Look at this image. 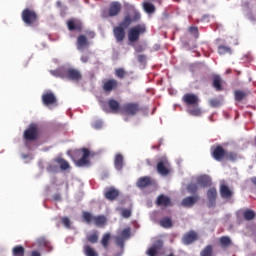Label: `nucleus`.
Masks as SVG:
<instances>
[{
  "instance_id": "nucleus-11",
  "label": "nucleus",
  "mask_w": 256,
  "mask_h": 256,
  "mask_svg": "<svg viewBox=\"0 0 256 256\" xmlns=\"http://www.w3.org/2000/svg\"><path fill=\"white\" fill-rule=\"evenodd\" d=\"M66 25L68 31H77L78 33H81V31H83V22H81L80 19L70 18L66 22Z\"/></svg>"
},
{
  "instance_id": "nucleus-13",
  "label": "nucleus",
  "mask_w": 256,
  "mask_h": 256,
  "mask_svg": "<svg viewBox=\"0 0 256 256\" xmlns=\"http://www.w3.org/2000/svg\"><path fill=\"white\" fill-rule=\"evenodd\" d=\"M182 101L183 103H185V105H188L189 107H197L199 105V97L192 93H186L182 97Z\"/></svg>"
},
{
  "instance_id": "nucleus-2",
  "label": "nucleus",
  "mask_w": 256,
  "mask_h": 256,
  "mask_svg": "<svg viewBox=\"0 0 256 256\" xmlns=\"http://www.w3.org/2000/svg\"><path fill=\"white\" fill-rule=\"evenodd\" d=\"M91 152L87 148L77 149L72 151L71 159L76 167H87L89 165V157Z\"/></svg>"
},
{
  "instance_id": "nucleus-38",
  "label": "nucleus",
  "mask_w": 256,
  "mask_h": 256,
  "mask_svg": "<svg viewBox=\"0 0 256 256\" xmlns=\"http://www.w3.org/2000/svg\"><path fill=\"white\" fill-rule=\"evenodd\" d=\"M216 193H211V194H208V207L209 208H214L215 205H216Z\"/></svg>"
},
{
  "instance_id": "nucleus-63",
  "label": "nucleus",
  "mask_w": 256,
  "mask_h": 256,
  "mask_svg": "<svg viewBox=\"0 0 256 256\" xmlns=\"http://www.w3.org/2000/svg\"><path fill=\"white\" fill-rule=\"evenodd\" d=\"M169 256H175V255H173V254H170Z\"/></svg>"
},
{
  "instance_id": "nucleus-50",
  "label": "nucleus",
  "mask_w": 256,
  "mask_h": 256,
  "mask_svg": "<svg viewBox=\"0 0 256 256\" xmlns=\"http://www.w3.org/2000/svg\"><path fill=\"white\" fill-rule=\"evenodd\" d=\"M220 193H231L229 186H227V184H225V182H222L220 185Z\"/></svg>"
},
{
  "instance_id": "nucleus-17",
  "label": "nucleus",
  "mask_w": 256,
  "mask_h": 256,
  "mask_svg": "<svg viewBox=\"0 0 256 256\" xmlns=\"http://www.w3.org/2000/svg\"><path fill=\"white\" fill-rule=\"evenodd\" d=\"M199 201V196L198 195H193V196H187L185 197L181 202L180 205L183 208H192L195 206L196 203Z\"/></svg>"
},
{
  "instance_id": "nucleus-25",
  "label": "nucleus",
  "mask_w": 256,
  "mask_h": 256,
  "mask_svg": "<svg viewBox=\"0 0 256 256\" xmlns=\"http://www.w3.org/2000/svg\"><path fill=\"white\" fill-rule=\"evenodd\" d=\"M108 107L111 113H119V111H121V104L113 98L108 100Z\"/></svg>"
},
{
  "instance_id": "nucleus-47",
  "label": "nucleus",
  "mask_w": 256,
  "mask_h": 256,
  "mask_svg": "<svg viewBox=\"0 0 256 256\" xmlns=\"http://www.w3.org/2000/svg\"><path fill=\"white\" fill-rule=\"evenodd\" d=\"M104 195H105V199H107L108 201H114L119 196L118 193H106Z\"/></svg>"
},
{
  "instance_id": "nucleus-32",
  "label": "nucleus",
  "mask_w": 256,
  "mask_h": 256,
  "mask_svg": "<svg viewBox=\"0 0 256 256\" xmlns=\"http://www.w3.org/2000/svg\"><path fill=\"white\" fill-rule=\"evenodd\" d=\"M83 250H84V255L85 256H99V253H97V251L89 245H85L83 247Z\"/></svg>"
},
{
  "instance_id": "nucleus-29",
  "label": "nucleus",
  "mask_w": 256,
  "mask_h": 256,
  "mask_svg": "<svg viewBox=\"0 0 256 256\" xmlns=\"http://www.w3.org/2000/svg\"><path fill=\"white\" fill-rule=\"evenodd\" d=\"M87 241L91 244H96L99 242V232L98 231H93L91 234L87 235Z\"/></svg>"
},
{
  "instance_id": "nucleus-64",
  "label": "nucleus",
  "mask_w": 256,
  "mask_h": 256,
  "mask_svg": "<svg viewBox=\"0 0 256 256\" xmlns=\"http://www.w3.org/2000/svg\"><path fill=\"white\" fill-rule=\"evenodd\" d=\"M116 256H121V254H118V255H116Z\"/></svg>"
},
{
  "instance_id": "nucleus-23",
  "label": "nucleus",
  "mask_w": 256,
  "mask_h": 256,
  "mask_svg": "<svg viewBox=\"0 0 256 256\" xmlns=\"http://www.w3.org/2000/svg\"><path fill=\"white\" fill-rule=\"evenodd\" d=\"M76 45H77L78 51H83V49L89 47V40H87V36L85 35L78 36Z\"/></svg>"
},
{
  "instance_id": "nucleus-39",
  "label": "nucleus",
  "mask_w": 256,
  "mask_h": 256,
  "mask_svg": "<svg viewBox=\"0 0 256 256\" xmlns=\"http://www.w3.org/2000/svg\"><path fill=\"white\" fill-rule=\"evenodd\" d=\"M189 115H192L193 117H201V108L194 107L188 110Z\"/></svg>"
},
{
  "instance_id": "nucleus-52",
  "label": "nucleus",
  "mask_w": 256,
  "mask_h": 256,
  "mask_svg": "<svg viewBox=\"0 0 256 256\" xmlns=\"http://www.w3.org/2000/svg\"><path fill=\"white\" fill-rule=\"evenodd\" d=\"M123 239H128L130 237V229L126 228L123 231H121V236Z\"/></svg>"
},
{
  "instance_id": "nucleus-5",
  "label": "nucleus",
  "mask_w": 256,
  "mask_h": 256,
  "mask_svg": "<svg viewBox=\"0 0 256 256\" xmlns=\"http://www.w3.org/2000/svg\"><path fill=\"white\" fill-rule=\"evenodd\" d=\"M141 111H143V108L138 102H128L121 107V113L123 115H130L131 117H135Z\"/></svg>"
},
{
  "instance_id": "nucleus-12",
  "label": "nucleus",
  "mask_w": 256,
  "mask_h": 256,
  "mask_svg": "<svg viewBox=\"0 0 256 256\" xmlns=\"http://www.w3.org/2000/svg\"><path fill=\"white\" fill-rule=\"evenodd\" d=\"M119 87V81L116 79H108L103 81L102 89L105 93H111L112 91H115V89H118Z\"/></svg>"
},
{
  "instance_id": "nucleus-18",
  "label": "nucleus",
  "mask_w": 256,
  "mask_h": 256,
  "mask_svg": "<svg viewBox=\"0 0 256 256\" xmlns=\"http://www.w3.org/2000/svg\"><path fill=\"white\" fill-rule=\"evenodd\" d=\"M125 28H122L121 26H115L113 28V35L116 39L117 43H123L125 41L126 33Z\"/></svg>"
},
{
  "instance_id": "nucleus-57",
  "label": "nucleus",
  "mask_w": 256,
  "mask_h": 256,
  "mask_svg": "<svg viewBox=\"0 0 256 256\" xmlns=\"http://www.w3.org/2000/svg\"><path fill=\"white\" fill-rule=\"evenodd\" d=\"M208 193H217V188L212 187L208 190Z\"/></svg>"
},
{
  "instance_id": "nucleus-10",
  "label": "nucleus",
  "mask_w": 256,
  "mask_h": 256,
  "mask_svg": "<svg viewBox=\"0 0 256 256\" xmlns=\"http://www.w3.org/2000/svg\"><path fill=\"white\" fill-rule=\"evenodd\" d=\"M39 137V129L37 125L31 124L28 129L24 131V139L26 141H37Z\"/></svg>"
},
{
  "instance_id": "nucleus-28",
  "label": "nucleus",
  "mask_w": 256,
  "mask_h": 256,
  "mask_svg": "<svg viewBox=\"0 0 256 256\" xmlns=\"http://www.w3.org/2000/svg\"><path fill=\"white\" fill-rule=\"evenodd\" d=\"M219 243H220V247H222L223 249L231 247V245H232L231 238H229L228 236L220 237Z\"/></svg>"
},
{
  "instance_id": "nucleus-48",
  "label": "nucleus",
  "mask_w": 256,
  "mask_h": 256,
  "mask_svg": "<svg viewBox=\"0 0 256 256\" xmlns=\"http://www.w3.org/2000/svg\"><path fill=\"white\" fill-rule=\"evenodd\" d=\"M124 239L123 237H120V236H116L115 240H116V245L118 247H120L121 250H123L124 248Z\"/></svg>"
},
{
  "instance_id": "nucleus-42",
  "label": "nucleus",
  "mask_w": 256,
  "mask_h": 256,
  "mask_svg": "<svg viewBox=\"0 0 256 256\" xmlns=\"http://www.w3.org/2000/svg\"><path fill=\"white\" fill-rule=\"evenodd\" d=\"M115 75L118 77V79H125L127 72L123 68H118L115 70Z\"/></svg>"
},
{
  "instance_id": "nucleus-14",
  "label": "nucleus",
  "mask_w": 256,
  "mask_h": 256,
  "mask_svg": "<svg viewBox=\"0 0 256 256\" xmlns=\"http://www.w3.org/2000/svg\"><path fill=\"white\" fill-rule=\"evenodd\" d=\"M152 185H155V179H153L150 176H142L136 182V186L139 189H145L146 187H152Z\"/></svg>"
},
{
  "instance_id": "nucleus-30",
  "label": "nucleus",
  "mask_w": 256,
  "mask_h": 256,
  "mask_svg": "<svg viewBox=\"0 0 256 256\" xmlns=\"http://www.w3.org/2000/svg\"><path fill=\"white\" fill-rule=\"evenodd\" d=\"M110 239H111V234L110 233H105L104 235H102L101 245H102V248H104L105 250L109 249Z\"/></svg>"
},
{
  "instance_id": "nucleus-26",
  "label": "nucleus",
  "mask_w": 256,
  "mask_h": 256,
  "mask_svg": "<svg viewBox=\"0 0 256 256\" xmlns=\"http://www.w3.org/2000/svg\"><path fill=\"white\" fill-rule=\"evenodd\" d=\"M55 163H57V165H59L61 171H67V170L71 169V164H69V161L65 160L62 157L55 158Z\"/></svg>"
},
{
  "instance_id": "nucleus-20",
  "label": "nucleus",
  "mask_w": 256,
  "mask_h": 256,
  "mask_svg": "<svg viewBox=\"0 0 256 256\" xmlns=\"http://www.w3.org/2000/svg\"><path fill=\"white\" fill-rule=\"evenodd\" d=\"M196 182H197V185H199V187H211L212 185V180H211V177L207 174H203V175H200L196 178Z\"/></svg>"
},
{
  "instance_id": "nucleus-55",
  "label": "nucleus",
  "mask_w": 256,
  "mask_h": 256,
  "mask_svg": "<svg viewBox=\"0 0 256 256\" xmlns=\"http://www.w3.org/2000/svg\"><path fill=\"white\" fill-rule=\"evenodd\" d=\"M80 61H82V63H88L89 62V55L84 54L81 56Z\"/></svg>"
},
{
  "instance_id": "nucleus-7",
  "label": "nucleus",
  "mask_w": 256,
  "mask_h": 256,
  "mask_svg": "<svg viewBox=\"0 0 256 256\" xmlns=\"http://www.w3.org/2000/svg\"><path fill=\"white\" fill-rule=\"evenodd\" d=\"M147 32V28L143 24L132 27L128 32V40L130 43L139 41V37Z\"/></svg>"
},
{
  "instance_id": "nucleus-8",
  "label": "nucleus",
  "mask_w": 256,
  "mask_h": 256,
  "mask_svg": "<svg viewBox=\"0 0 256 256\" xmlns=\"http://www.w3.org/2000/svg\"><path fill=\"white\" fill-rule=\"evenodd\" d=\"M156 171L162 177L171 175V163H169V159L166 157L160 158L156 164Z\"/></svg>"
},
{
  "instance_id": "nucleus-37",
  "label": "nucleus",
  "mask_w": 256,
  "mask_h": 256,
  "mask_svg": "<svg viewBox=\"0 0 256 256\" xmlns=\"http://www.w3.org/2000/svg\"><path fill=\"white\" fill-rule=\"evenodd\" d=\"M143 8L146 11V13H155V5L151 4L150 2H144Z\"/></svg>"
},
{
  "instance_id": "nucleus-58",
  "label": "nucleus",
  "mask_w": 256,
  "mask_h": 256,
  "mask_svg": "<svg viewBox=\"0 0 256 256\" xmlns=\"http://www.w3.org/2000/svg\"><path fill=\"white\" fill-rule=\"evenodd\" d=\"M60 199H61L60 194H55V195H54V200H55V201H60Z\"/></svg>"
},
{
  "instance_id": "nucleus-46",
  "label": "nucleus",
  "mask_w": 256,
  "mask_h": 256,
  "mask_svg": "<svg viewBox=\"0 0 256 256\" xmlns=\"http://www.w3.org/2000/svg\"><path fill=\"white\" fill-rule=\"evenodd\" d=\"M61 223H62V225H63L65 228H68V229L71 228V221H70V218H68V217H62V218H61Z\"/></svg>"
},
{
  "instance_id": "nucleus-15",
  "label": "nucleus",
  "mask_w": 256,
  "mask_h": 256,
  "mask_svg": "<svg viewBox=\"0 0 256 256\" xmlns=\"http://www.w3.org/2000/svg\"><path fill=\"white\" fill-rule=\"evenodd\" d=\"M42 103L45 107H49V105H57V97L52 91H47L42 95Z\"/></svg>"
},
{
  "instance_id": "nucleus-54",
  "label": "nucleus",
  "mask_w": 256,
  "mask_h": 256,
  "mask_svg": "<svg viewBox=\"0 0 256 256\" xmlns=\"http://www.w3.org/2000/svg\"><path fill=\"white\" fill-rule=\"evenodd\" d=\"M220 197H221L223 200H231V198H232V193H222V194H220Z\"/></svg>"
},
{
  "instance_id": "nucleus-44",
  "label": "nucleus",
  "mask_w": 256,
  "mask_h": 256,
  "mask_svg": "<svg viewBox=\"0 0 256 256\" xmlns=\"http://www.w3.org/2000/svg\"><path fill=\"white\" fill-rule=\"evenodd\" d=\"M188 31H189V33L194 35L196 37V39L199 37V28H197L196 26H190L188 28Z\"/></svg>"
},
{
  "instance_id": "nucleus-27",
  "label": "nucleus",
  "mask_w": 256,
  "mask_h": 256,
  "mask_svg": "<svg viewBox=\"0 0 256 256\" xmlns=\"http://www.w3.org/2000/svg\"><path fill=\"white\" fill-rule=\"evenodd\" d=\"M247 95H249V92H247V91H243V90H235L234 91V99H235V101H238V102L243 101V99H245V97H247Z\"/></svg>"
},
{
  "instance_id": "nucleus-6",
  "label": "nucleus",
  "mask_w": 256,
  "mask_h": 256,
  "mask_svg": "<svg viewBox=\"0 0 256 256\" xmlns=\"http://www.w3.org/2000/svg\"><path fill=\"white\" fill-rule=\"evenodd\" d=\"M123 6L121 2L113 1L110 3L109 8L102 11L103 19H109V17H117L121 13Z\"/></svg>"
},
{
  "instance_id": "nucleus-51",
  "label": "nucleus",
  "mask_w": 256,
  "mask_h": 256,
  "mask_svg": "<svg viewBox=\"0 0 256 256\" xmlns=\"http://www.w3.org/2000/svg\"><path fill=\"white\" fill-rule=\"evenodd\" d=\"M147 256H157V247L153 246L147 250Z\"/></svg>"
},
{
  "instance_id": "nucleus-49",
  "label": "nucleus",
  "mask_w": 256,
  "mask_h": 256,
  "mask_svg": "<svg viewBox=\"0 0 256 256\" xmlns=\"http://www.w3.org/2000/svg\"><path fill=\"white\" fill-rule=\"evenodd\" d=\"M137 60L141 63V65H147V56L145 54L138 55Z\"/></svg>"
},
{
  "instance_id": "nucleus-56",
  "label": "nucleus",
  "mask_w": 256,
  "mask_h": 256,
  "mask_svg": "<svg viewBox=\"0 0 256 256\" xmlns=\"http://www.w3.org/2000/svg\"><path fill=\"white\" fill-rule=\"evenodd\" d=\"M94 127H95V129H101V127H103V122H101V121L95 122Z\"/></svg>"
},
{
  "instance_id": "nucleus-16",
  "label": "nucleus",
  "mask_w": 256,
  "mask_h": 256,
  "mask_svg": "<svg viewBox=\"0 0 256 256\" xmlns=\"http://www.w3.org/2000/svg\"><path fill=\"white\" fill-rule=\"evenodd\" d=\"M198 240V233L195 231H189L184 233L182 237V244L189 246Z\"/></svg>"
},
{
  "instance_id": "nucleus-33",
  "label": "nucleus",
  "mask_w": 256,
  "mask_h": 256,
  "mask_svg": "<svg viewBox=\"0 0 256 256\" xmlns=\"http://www.w3.org/2000/svg\"><path fill=\"white\" fill-rule=\"evenodd\" d=\"M12 256H25V249L23 246L18 245L13 247Z\"/></svg>"
},
{
  "instance_id": "nucleus-19",
  "label": "nucleus",
  "mask_w": 256,
  "mask_h": 256,
  "mask_svg": "<svg viewBox=\"0 0 256 256\" xmlns=\"http://www.w3.org/2000/svg\"><path fill=\"white\" fill-rule=\"evenodd\" d=\"M225 153V148L218 145L212 150L211 155L215 161H223V159H225Z\"/></svg>"
},
{
  "instance_id": "nucleus-41",
  "label": "nucleus",
  "mask_w": 256,
  "mask_h": 256,
  "mask_svg": "<svg viewBox=\"0 0 256 256\" xmlns=\"http://www.w3.org/2000/svg\"><path fill=\"white\" fill-rule=\"evenodd\" d=\"M224 159L227 161H236L237 160V153L235 152H225Z\"/></svg>"
},
{
  "instance_id": "nucleus-4",
  "label": "nucleus",
  "mask_w": 256,
  "mask_h": 256,
  "mask_svg": "<svg viewBox=\"0 0 256 256\" xmlns=\"http://www.w3.org/2000/svg\"><path fill=\"white\" fill-rule=\"evenodd\" d=\"M82 220L87 224H94L97 227L106 225V217L103 215L93 216L90 212H82Z\"/></svg>"
},
{
  "instance_id": "nucleus-43",
  "label": "nucleus",
  "mask_w": 256,
  "mask_h": 256,
  "mask_svg": "<svg viewBox=\"0 0 256 256\" xmlns=\"http://www.w3.org/2000/svg\"><path fill=\"white\" fill-rule=\"evenodd\" d=\"M209 105L213 108L221 107V100L217 98H212L209 100Z\"/></svg>"
},
{
  "instance_id": "nucleus-3",
  "label": "nucleus",
  "mask_w": 256,
  "mask_h": 256,
  "mask_svg": "<svg viewBox=\"0 0 256 256\" xmlns=\"http://www.w3.org/2000/svg\"><path fill=\"white\" fill-rule=\"evenodd\" d=\"M21 19L27 27H35L39 23V14L31 8H25L21 12Z\"/></svg>"
},
{
  "instance_id": "nucleus-36",
  "label": "nucleus",
  "mask_w": 256,
  "mask_h": 256,
  "mask_svg": "<svg viewBox=\"0 0 256 256\" xmlns=\"http://www.w3.org/2000/svg\"><path fill=\"white\" fill-rule=\"evenodd\" d=\"M160 226L166 229L172 228V219H170L169 217H164L162 220H160Z\"/></svg>"
},
{
  "instance_id": "nucleus-24",
  "label": "nucleus",
  "mask_w": 256,
  "mask_h": 256,
  "mask_svg": "<svg viewBox=\"0 0 256 256\" xmlns=\"http://www.w3.org/2000/svg\"><path fill=\"white\" fill-rule=\"evenodd\" d=\"M223 79L219 75H214L212 78V87H214L215 91H224L223 88Z\"/></svg>"
},
{
  "instance_id": "nucleus-22",
  "label": "nucleus",
  "mask_w": 256,
  "mask_h": 256,
  "mask_svg": "<svg viewBox=\"0 0 256 256\" xmlns=\"http://www.w3.org/2000/svg\"><path fill=\"white\" fill-rule=\"evenodd\" d=\"M156 204L159 207H172V201L170 200V198L163 194H160L157 197Z\"/></svg>"
},
{
  "instance_id": "nucleus-34",
  "label": "nucleus",
  "mask_w": 256,
  "mask_h": 256,
  "mask_svg": "<svg viewBox=\"0 0 256 256\" xmlns=\"http://www.w3.org/2000/svg\"><path fill=\"white\" fill-rule=\"evenodd\" d=\"M218 53L219 55H231L233 53V50H231V47L220 45L218 46Z\"/></svg>"
},
{
  "instance_id": "nucleus-53",
  "label": "nucleus",
  "mask_w": 256,
  "mask_h": 256,
  "mask_svg": "<svg viewBox=\"0 0 256 256\" xmlns=\"http://www.w3.org/2000/svg\"><path fill=\"white\" fill-rule=\"evenodd\" d=\"M104 193H119V190H117L115 187L111 186L105 189Z\"/></svg>"
},
{
  "instance_id": "nucleus-35",
  "label": "nucleus",
  "mask_w": 256,
  "mask_h": 256,
  "mask_svg": "<svg viewBox=\"0 0 256 256\" xmlns=\"http://www.w3.org/2000/svg\"><path fill=\"white\" fill-rule=\"evenodd\" d=\"M200 256H213V246L211 244L206 245V247L200 251Z\"/></svg>"
},
{
  "instance_id": "nucleus-21",
  "label": "nucleus",
  "mask_w": 256,
  "mask_h": 256,
  "mask_svg": "<svg viewBox=\"0 0 256 256\" xmlns=\"http://www.w3.org/2000/svg\"><path fill=\"white\" fill-rule=\"evenodd\" d=\"M125 165V158L121 153H117L114 157V167L116 171H123Z\"/></svg>"
},
{
  "instance_id": "nucleus-59",
  "label": "nucleus",
  "mask_w": 256,
  "mask_h": 256,
  "mask_svg": "<svg viewBox=\"0 0 256 256\" xmlns=\"http://www.w3.org/2000/svg\"><path fill=\"white\" fill-rule=\"evenodd\" d=\"M31 256H41V254L38 251H32Z\"/></svg>"
},
{
  "instance_id": "nucleus-40",
  "label": "nucleus",
  "mask_w": 256,
  "mask_h": 256,
  "mask_svg": "<svg viewBox=\"0 0 256 256\" xmlns=\"http://www.w3.org/2000/svg\"><path fill=\"white\" fill-rule=\"evenodd\" d=\"M199 190V184L196 183H190L187 186V191L188 193H197V191Z\"/></svg>"
},
{
  "instance_id": "nucleus-60",
  "label": "nucleus",
  "mask_w": 256,
  "mask_h": 256,
  "mask_svg": "<svg viewBox=\"0 0 256 256\" xmlns=\"http://www.w3.org/2000/svg\"><path fill=\"white\" fill-rule=\"evenodd\" d=\"M137 53H141V51H143V48L141 46H139L138 48H136Z\"/></svg>"
},
{
  "instance_id": "nucleus-45",
  "label": "nucleus",
  "mask_w": 256,
  "mask_h": 256,
  "mask_svg": "<svg viewBox=\"0 0 256 256\" xmlns=\"http://www.w3.org/2000/svg\"><path fill=\"white\" fill-rule=\"evenodd\" d=\"M121 216L124 219H129L132 216V210H130V209H123V210H121Z\"/></svg>"
},
{
  "instance_id": "nucleus-62",
  "label": "nucleus",
  "mask_w": 256,
  "mask_h": 256,
  "mask_svg": "<svg viewBox=\"0 0 256 256\" xmlns=\"http://www.w3.org/2000/svg\"><path fill=\"white\" fill-rule=\"evenodd\" d=\"M103 111H105L106 113H109V111L105 107L103 108Z\"/></svg>"
},
{
  "instance_id": "nucleus-61",
  "label": "nucleus",
  "mask_w": 256,
  "mask_h": 256,
  "mask_svg": "<svg viewBox=\"0 0 256 256\" xmlns=\"http://www.w3.org/2000/svg\"><path fill=\"white\" fill-rule=\"evenodd\" d=\"M56 5H57V7H61V5H62L61 1H58V2L56 3Z\"/></svg>"
},
{
  "instance_id": "nucleus-1",
  "label": "nucleus",
  "mask_w": 256,
  "mask_h": 256,
  "mask_svg": "<svg viewBox=\"0 0 256 256\" xmlns=\"http://www.w3.org/2000/svg\"><path fill=\"white\" fill-rule=\"evenodd\" d=\"M53 77H59L60 79H67L68 81H73L74 83H79L82 81L83 74L77 68H59L57 70H50Z\"/></svg>"
},
{
  "instance_id": "nucleus-9",
  "label": "nucleus",
  "mask_w": 256,
  "mask_h": 256,
  "mask_svg": "<svg viewBox=\"0 0 256 256\" xmlns=\"http://www.w3.org/2000/svg\"><path fill=\"white\" fill-rule=\"evenodd\" d=\"M141 19V14L137 11L134 12L133 18H131V15L127 14L124 16L123 20L119 23V27L122 29H129L131 26V23H135V21H139Z\"/></svg>"
},
{
  "instance_id": "nucleus-31",
  "label": "nucleus",
  "mask_w": 256,
  "mask_h": 256,
  "mask_svg": "<svg viewBox=\"0 0 256 256\" xmlns=\"http://www.w3.org/2000/svg\"><path fill=\"white\" fill-rule=\"evenodd\" d=\"M256 214L254 212V210H243V219H245L246 221H253L255 218Z\"/></svg>"
}]
</instances>
